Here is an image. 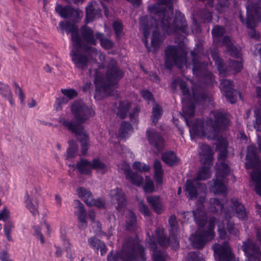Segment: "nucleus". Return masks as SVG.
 <instances>
[{"label": "nucleus", "mask_w": 261, "mask_h": 261, "mask_svg": "<svg viewBox=\"0 0 261 261\" xmlns=\"http://www.w3.org/2000/svg\"><path fill=\"white\" fill-rule=\"evenodd\" d=\"M77 193L79 196L82 197L87 205L89 206H95L99 208L105 207V203L103 201L100 199H93L90 191L85 188H79L77 190Z\"/></svg>", "instance_id": "nucleus-16"}, {"label": "nucleus", "mask_w": 261, "mask_h": 261, "mask_svg": "<svg viewBox=\"0 0 261 261\" xmlns=\"http://www.w3.org/2000/svg\"><path fill=\"white\" fill-rule=\"evenodd\" d=\"M96 38L99 40L101 45L107 49L112 48L113 46L114 43L110 40L104 38L103 35L100 33H97L96 34Z\"/></svg>", "instance_id": "nucleus-41"}, {"label": "nucleus", "mask_w": 261, "mask_h": 261, "mask_svg": "<svg viewBox=\"0 0 261 261\" xmlns=\"http://www.w3.org/2000/svg\"><path fill=\"white\" fill-rule=\"evenodd\" d=\"M192 57V70L194 74L205 78V82L211 83L213 80L212 73L206 70L207 65L200 61L199 55L194 51L191 52Z\"/></svg>", "instance_id": "nucleus-11"}, {"label": "nucleus", "mask_w": 261, "mask_h": 261, "mask_svg": "<svg viewBox=\"0 0 261 261\" xmlns=\"http://www.w3.org/2000/svg\"><path fill=\"white\" fill-rule=\"evenodd\" d=\"M133 168L134 170L140 172H146L150 170L149 166L140 162H135L133 165Z\"/></svg>", "instance_id": "nucleus-47"}, {"label": "nucleus", "mask_w": 261, "mask_h": 261, "mask_svg": "<svg viewBox=\"0 0 261 261\" xmlns=\"http://www.w3.org/2000/svg\"><path fill=\"white\" fill-rule=\"evenodd\" d=\"M200 156L203 167L199 170L196 179L187 180L186 192L187 197L190 199L198 198L199 200L202 202L204 199L206 188L205 185H200L198 180H205L210 177L211 174L210 167L213 160V154L210 148H202Z\"/></svg>", "instance_id": "nucleus-2"}, {"label": "nucleus", "mask_w": 261, "mask_h": 261, "mask_svg": "<svg viewBox=\"0 0 261 261\" xmlns=\"http://www.w3.org/2000/svg\"><path fill=\"white\" fill-rule=\"evenodd\" d=\"M165 66L171 69L173 63L178 68H181L187 62V54L178 47L169 46L165 50Z\"/></svg>", "instance_id": "nucleus-9"}, {"label": "nucleus", "mask_w": 261, "mask_h": 261, "mask_svg": "<svg viewBox=\"0 0 261 261\" xmlns=\"http://www.w3.org/2000/svg\"><path fill=\"white\" fill-rule=\"evenodd\" d=\"M26 207L34 215L38 213V202L36 199L31 198L28 195L25 196Z\"/></svg>", "instance_id": "nucleus-33"}, {"label": "nucleus", "mask_w": 261, "mask_h": 261, "mask_svg": "<svg viewBox=\"0 0 261 261\" xmlns=\"http://www.w3.org/2000/svg\"><path fill=\"white\" fill-rule=\"evenodd\" d=\"M63 30H65L67 33H71L72 40L73 42L74 46H78L81 44L82 40L77 34V28L74 24L69 22L64 23L62 22L60 24Z\"/></svg>", "instance_id": "nucleus-22"}, {"label": "nucleus", "mask_w": 261, "mask_h": 261, "mask_svg": "<svg viewBox=\"0 0 261 261\" xmlns=\"http://www.w3.org/2000/svg\"><path fill=\"white\" fill-rule=\"evenodd\" d=\"M213 37L215 39H219L222 37L225 33V29L219 25H216L212 30Z\"/></svg>", "instance_id": "nucleus-46"}, {"label": "nucleus", "mask_w": 261, "mask_h": 261, "mask_svg": "<svg viewBox=\"0 0 261 261\" xmlns=\"http://www.w3.org/2000/svg\"><path fill=\"white\" fill-rule=\"evenodd\" d=\"M81 38L88 44L94 45L96 44V40L94 37V32L91 28L84 25L81 28Z\"/></svg>", "instance_id": "nucleus-23"}, {"label": "nucleus", "mask_w": 261, "mask_h": 261, "mask_svg": "<svg viewBox=\"0 0 261 261\" xmlns=\"http://www.w3.org/2000/svg\"><path fill=\"white\" fill-rule=\"evenodd\" d=\"M180 88L182 91V92L184 95H189V89L187 87L186 84L185 82L181 81L180 82Z\"/></svg>", "instance_id": "nucleus-63"}, {"label": "nucleus", "mask_w": 261, "mask_h": 261, "mask_svg": "<svg viewBox=\"0 0 261 261\" xmlns=\"http://www.w3.org/2000/svg\"><path fill=\"white\" fill-rule=\"evenodd\" d=\"M222 43L227 49L233 45L230 38L228 36H225L223 38Z\"/></svg>", "instance_id": "nucleus-60"}, {"label": "nucleus", "mask_w": 261, "mask_h": 261, "mask_svg": "<svg viewBox=\"0 0 261 261\" xmlns=\"http://www.w3.org/2000/svg\"><path fill=\"white\" fill-rule=\"evenodd\" d=\"M128 216L129 218H128V220H127V222L128 220L129 221V222L128 224V226H127V227L128 228L129 227V226H132V225H134V224L136 222V218L135 217L134 213L131 211H129L128 212Z\"/></svg>", "instance_id": "nucleus-62"}, {"label": "nucleus", "mask_w": 261, "mask_h": 261, "mask_svg": "<svg viewBox=\"0 0 261 261\" xmlns=\"http://www.w3.org/2000/svg\"><path fill=\"white\" fill-rule=\"evenodd\" d=\"M123 74V71L118 67L117 62L111 60L108 65L106 78L102 79L99 76L95 77L96 86L106 90L110 86L116 84Z\"/></svg>", "instance_id": "nucleus-8"}, {"label": "nucleus", "mask_w": 261, "mask_h": 261, "mask_svg": "<svg viewBox=\"0 0 261 261\" xmlns=\"http://www.w3.org/2000/svg\"><path fill=\"white\" fill-rule=\"evenodd\" d=\"M216 261H238L233 256L227 243L222 246L216 244L213 247Z\"/></svg>", "instance_id": "nucleus-15"}, {"label": "nucleus", "mask_w": 261, "mask_h": 261, "mask_svg": "<svg viewBox=\"0 0 261 261\" xmlns=\"http://www.w3.org/2000/svg\"><path fill=\"white\" fill-rule=\"evenodd\" d=\"M140 24H141L142 28L144 30V36L145 37V38H146L147 36L149 34L148 30H153V29H152L151 27H150L148 25L147 19L145 17H143V18H141Z\"/></svg>", "instance_id": "nucleus-51"}, {"label": "nucleus", "mask_w": 261, "mask_h": 261, "mask_svg": "<svg viewBox=\"0 0 261 261\" xmlns=\"http://www.w3.org/2000/svg\"><path fill=\"white\" fill-rule=\"evenodd\" d=\"M10 217V212L6 207H4L0 212V220L6 221Z\"/></svg>", "instance_id": "nucleus-55"}, {"label": "nucleus", "mask_w": 261, "mask_h": 261, "mask_svg": "<svg viewBox=\"0 0 261 261\" xmlns=\"http://www.w3.org/2000/svg\"><path fill=\"white\" fill-rule=\"evenodd\" d=\"M86 14L87 17L90 19H93L95 14H96V10L94 8V6L92 4L89 5L86 10Z\"/></svg>", "instance_id": "nucleus-54"}, {"label": "nucleus", "mask_w": 261, "mask_h": 261, "mask_svg": "<svg viewBox=\"0 0 261 261\" xmlns=\"http://www.w3.org/2000/svg\"><path fill=\"white\" fill-rule=\"evenodd\" d=\"M153 178L156 186H160L164 182L163 170L161 163L159 161H155L154 163Z\"/></svg>", "instance_id": "nucleus-27"}, {"label": "nucleus", "mask_w": 261, "mask_h": 261, "mask_svg": "<svg viewBox=\"0 0 261 261\" xmlns=\"http://www.w3.org/2000/svg\"><path fill=\"white\" fill-rule=\"evenodd\" d=\"M143 188L144 191L147 193H151L155 191L153 182L148 176L145 177V181L143 185Z\"/></svg>", "instance_id": "nucleus-45"}, {"label": "nucleus", "mask_w": 261, "mask_h": 261, "mask_svg": "<svg viewBox=\"0 0 261 261\" xmlns=\"http://www.w3.org/2000/svg\"><path fill=\"white\" fill-rule=\"evenodd\" d=\"M247 15L246 19L247 26L251 29L249 32V35L251 38L258 39L259 38V34L253 29L256 24L260 20L261 16L258 10L252 6L247 7Z\"/></svg>", "instance_id": "nucleus-13"}, {"label": "nucleus", "mask_w": 261, "mask_h": 261, "mask_svg": "<svg viewBox=\"0 0 261 261\" xmlns=\"http://www.w3.org/2000/svg\"><path fill=\"white\" fill-rule=\"evenodd\" d=\"M71 111L77 124H80L94 114L90 108L82 102H75L72 106Z\"/></svg>", "instance_id": "nucleus-12"}, {"label": "nucleus", "mask_w": 261, "mask_h": 261, "mask_svg": "<svg viewBox=\"0 0 261 261\" xmlns=\"http://www.w3.org/2000/svg\"><path fill=\"white\" fill-rule=\"evenodd\" d=\"M256 148H243L241 151V158L245 156V165L247 169H253L251 173L252 184L256 193L261 196V169L259 168L260 161L256 154Z\"/></svg>", "instance_id": "nucleus-5"}, {"label": "nucleus", "mask_w": 261, "mask_h": 261, "mask_svg": "<svg viewBox=\"0 0 261 261\" xmlns=\"http://www.w3.org/2000/svg\"><path fill=\"white\" fill-rule=\"evenodd\" d=\"M185 261H204L201 254L196 253H189L187 256Z\"/></svg>", "instance_id": "nucleus-50"}, {"label": "nucleus", "mask_w": 261, "mask_h": 261, "mask_svg": "<svg viewBox=\"0 0 261 261\" xmlns=\"http://www.w3.org/2000/svg\"><path fill=\"white\" fill-rule=\"evenodd\" d=\"M243 249L247 257L246 261H259V248L256 247L252 241L244 242Z\"/></svg>", "instance_id": "nucleus-18"}, {"label": "nucleus", "mask_w": 261, "mask_h": 261, "mask_svg": "<svg viewBox=\"0 0 261 261\" xmlns=\"http://www.w3.org/2000/svg\"><path fill=\"white\" fill-rule=\"evenodd\" d=\"M256 121L254 124V127L257 131L261 132V103L260 108L255 111Z\"/></svg>", "instance_id": "nucleus-49"}, {"label": "nucleus", "mask_w": 261, "mask_h": 261, "mask_svg": "<svg viewBox=\"0 0 261 261\" xmlns=\"http://www.w3.org/2000/svg\"><path fill=\"white\" fill-rule=\"evenodd\" d=\"M62 123L69 130L74 133L77 136L78 139L81 142L82 146L87 147L90 145L88 135L86 134L82 125L74 124L73 122H69L66 120H63Z\"/></svg>", "instance_id": "nucleus-14"}, {"label": "nucleus", "mask_w": 261, "mask_h": 261, "mask_svg": "<svg viewBox=\"0 0 261 261\" xmlns=\"http://www.w3.org/2000/svg\"><path fill=\"white\" fill-rule=\"evenodd\" d=\"M79 171L85 174H89L91 172L92 169L91 166V162L86 160H82L77 165Z\"/></svg>", "instance_id": "nucleus-36"}, {"label": "nucleus", "mask_w": 261, "mask_h": 261, "mask_svg": "<svg viewBox=\"0 0 261 261\" xmlns=\"http://www.w3.org/2000/svg\"><path fill=\"white\" fill-rule=\"evenodd\" d=\"M113 28L115 31L117 36H118L119 33L122 31V24L119 22H115L113 23Z\"/></svg>", "instance_id": "nucleus-61"}, {"label": "nucleus", "mask_w": 261, "mask_h": 261, "mask_svg": "<svg viewBox=\"0 0 261 261\" xmlns=\"http://www.w3.org/2000/svg\"><path fill=\"white\" fill-rule=\"evenodd\" d=\"M76 148H68L67 151V158H70L74 157L76 154Z\"/></svg>", "instance_id": "nucleus-64"}, {"label": "nucleus", "mask_w": 261, "mask_h": 261, "mask_svg": "<svg viewBox=\"0 0 261 261\" xmlns=\"http://www.w3.org/2000/svg\"><path fill=\"white\" fill-rule=\"evenodd\" d=\"M62 92L70 99L77 96V92L74 90H63Z\"/></svg>", "instance_id": "nucleus-56"}, {"label": "nucleus", "mask_w": 261, "mask_h": 261, "mask_svg": "<svg viewBox=\"0 0 261 261\" xmlns=\"http://www.w3.org/2000/svg\"><path fill=\"white\" fill-rule=\"evenodd\" d=\"M75 208L76 209L75 214L78 217L80 227L84 228L87 226L86 213L83 204L78 200L74 201Z\"/></svg>", "instance_id": "nucleus-24"}, {"label": "nucleus", "mask_w": 261, "mask_h": 261, "mask_svg": "<svg viewBox=\"0 0 261 261\" xmlns=\"http://www.w3.org/2000/svg\"><path fill=\"white\" fill-rule=\"evenodd\" d=\"M229 70L237 73L241 71L242 68V64L241 62L235 60L229 62Z\"/></svg>", "instance_id": "nucleus-48"}, {"label": "nucleus", "mask_w": 261, "mask_h": 261, "mask_svg": "<svg viewBox=\"0 0 261 261\" xmlns=\"http://www.w3.org/2000/svg\"><path fill=\"white\" fill-rule=\"evenodd\" d=\"M222 148L219 155V163L217 165L216 179L210 182V189L215 194L225 193L226 191L225 177L229 172L228 166L223 161V158L227 155L226 148Z\"/></svg>", "instance_id": "nucleus-6"}, {"label": "nucleus", "mask_w": 261, "mask_h": 261, "mask_svg": "<svg viewBox=\"0 0 261 261\" xmlns=\"http://www.w3.org/2000/svg\"><path fill=\"white\" fill-rule=\"evenodd\" d=\"M211 210L212 211H216L221 212H223L225 213V219L222 223L218 224V231L220 238L224 239L226 236L225 224H227L226 229L231 234H236L237 231H234L236 227L233 228V224L229 220L227 219V216H229V213L231 211H235L237 217L240 219H244L246 217V212L244 206L240 203L237 199H232L231 201L232 204L230 208H228L227 211L224 210V205L218 199L216 198L211 199L210 200Z\"/></svg>", "instance_id": "nucleus-3"}, {"label": "nucleus", "mask_w": 261, "mask_h": 261, "mask_svg": "<svg viewBox=\"0 0 261 261\" xmlns=\"http://www.w3.org/2000/svg\"><path fill=\"white\" fill-rule=\"evenodd\" d=\"M210 126L206 128V130H209L211 132H205L204 129L203 123L202 120H197L193 124L192 129H190V132L193 133L199 137L205 136V135L208 136L212 132L210 130Z\"/></svg>", "instance_id": "nucleus-28"}, {"label": "nucleus", "mask_w": 261, "mask_h": 261, "mask_svg": "<svg viewBox=\"0 0 261 261\" xmlns=\"http://www.w3.org/2000/svg\"><path fill=\"white\" fill-rule=\"evenodd\" d=\"M91 162V166L92 169H94L97 172L103 174L107 171L106 166L99 160V159H93Z\"/></svg>", "instance_id": "nucleus-38"}, {"label": "nucleus", "mask_w": 261, "mask_h": 261, "mask_svg": "<svg viewBox=\"0 0 261 261\" xmlns=\"http://www.w3.org/2000/svg\"><path fill=\"white\" fill-rule=\"evenodd\" d=\"M193 215L197 224L200 227L203 228L204 231L202 233L197 231L195 235H191L190 241L194 248H201L207 241H211L214 238L215 221L211 220L208 223L205 222V214L202 206H200L194 211Z\"/></svg>", "instance_id": "nucleus-4"}, {"label": "nucleus", "mask_w": 261, "mask_h": 261, "mask_svg": "<svg viewBox=\"0 0 261 261\" xmlns=\"http://www.w3.org/2000/svg\"><path fill=\"white\" fill-rule=\"evenodd\" d=\"M133 131V127L132 125L128 122L123 121L120 125L119 129V137L121 138H126L129 133Z\"/></svg>", "instance_id": "nucleus-34"}, {"label": "nucleus", "mask_w": 261, "mask_h": 261, "mask_svg": "<svg viewBox=\"0 0 261 261\" xmlns=\"http://www.w3.org/2000/svg\"><path fill=\"white\" fill-rule=\"evenodd\" d=\"M146 199L156 213H160L163 210V205L159 197L157 196H149L146 197Z\"/></svg>", "instance_id": "nucleus-31"}, {"label": "nucleus", "mask_w": 261, "mask_h": 261, "mask_svg": "<svg viewBox=\"0 0 261 261\" xmlns=\"http://www.w3.org/2000/svg\"><path fill=\"white\" fill-rule=\"evenodd\" d=\"M200 16L205 21L210 22L212 19V15L210 11L203 9L201 11Z\"/></svg>", "instance_id": "nucleus-53"}, {"label": "nucleus", "mask_w": 261, "mask_h": 261, "mask_svg": "<svg viewBox=\"0 0 261 261\" xmlns=\"http://www.w3.org/2000/svg\"><path fill=\"white\" fill-rule=\"evenodd\" d=\"M211 54L213 60L215 61L216 64L218 65V68L220 71V73L222 75H224L225 72L224 71V69L222 66V61L220 58L218 53L216 51H212Z\"/></svg>", "instance_id": "nucleus-44"}, {"label": "nucleus", "mask_w": 261, "mask_h": 261, "mask_svg": "<svg viewBox=\"0 0 261 261\" xmlns=\"http://www.w3.org/2000/svg\"><path fill=\"white\" fill-rule=\"evenodd\" d=\"M220 85L221 88L225 92L226 98L231 103L236 102L238 92L233 90L232 83L227 80H222Z\"/></svg>", "instance_id": "nucleus-21"}, {"label": "nucleus", "mask_w": 261, "mask_h": 261, "mask_svg": "<svg viewBox=\"0 0 261 261\" xmlns=\"http://www.w3.org/2000/svg\"><path fill=\"white\" fill-rule=\"evenodd\" d=\"M112 199L113 201H117L118 204L116 208L118 210L121 209L122 206L125 205V200L123 196V194L121 189H116L111 192Z\"/></svg>", "instance_id": "nucleus-29"}, {"label": "nucleus", "mask_w": 261, "mask_h": 261, "mask_svg": "<svg viewBox=\"0 0 261 261\" xmlns=\"http://www.w3.org/2000/svg\"><path fill=\"white\" fill-rule=\"evenodd\" d=\"M98 52L95 47H91L88 44H83L78 46L73 45L72 51V60L77 68L84 69L90 60L96 61V56Z\"/></svg>", "instance_id": "nucleus-7"}, {"label": "nucleus", "mask_w": 261, "mask_h": 261, "mask_svg": "<svg viewBox=\"0 0 261 261\" xmlns=\"http://www.w3.org/2000/svg\"><path fill=\"white\" fill-rule=\"evenodd\" d=\"M148 9L151 14H154L155 21H160L169 34H175L178 31L187 33L188 25L182 15L179 14L176 16L173 23L171 24L173 7L170 0L168 3L163 2L149 6Z\"/></svg>", "instance_id": "nucleus-1"}, {"label": "nucleus", "mask_w": 261, "mask_h": 261, "mask_svg": "<svg viewBox=\"0 0 261 261\" xmlns=\"http://www.w3.org/2000/svg\"><path fill=\"white\" fill-rule=\"evenodd\" d=\"M163 161L167 164L172 166L177 162V159L175 154L172 152H168L162 156Z\"/></svg>", "instance_id": "nucleus-39"}, {"label": "nucleus", "mask_w": 261, "mask_h": 261, "mask_svg": "<svg viewBox=\"0 0 261 261\" xmlns=\"http://www.w3.org/2000/svg\"><path fill=\"white\" fill-rule=\"evenodd\" d=\"M139 210L140 212L143 213L144 215L148 216L150 214V211L147 206L145 205L143 202L139 203Z\"/></svg>", "instance_id": "nucleus-57"}, {"label": "nucleus", "mask_w": 261, "mask_h": 261, "mask_svg": "<svg viewBox=\"0 0 261 261\" xmlns=\"http://www.w3.org/2000/svg\"><path fill=\"white\" fill-rule=\"evenodd\" d=\"M183 104L182 112L184 114L187 124L188 125H189V122L187 117H191L194 115L195 107L193 103H189L187 101L185 100H183Z\"/></svg>", "instance_id": "nucleus-32"}, {"label": "nucleus", "mask_w": 261, "mask_h": 261, "mask_svg": "<svg viewBox=\"0 0 261 261\" xmlns=\"http://www.w3.org/2000/svg\"><path fill=\"white\" fill-rule=\"evenodd\" d=\"M130 103L127 101H121L118 107L117 115L120 119H123L126 116V114L130 109Z\"/></svg>", "instance_id": "nucleus-35"}, {"label": "nucleus", "mask_w": 261, "mask_h": 261, "mask_svg": "<svg viewBox=\"0 0 261 261\" xmlns=\"http://www.w3.org/2000/svg\"><path fill=\"white\" fill-rule=\"evenodd\" d=\"M227 50L232 57L236 58L239 56V51L233 45H232L230 47L228 48Z\"/></svg>", "instance_id": "nucleus-58"}, {"label": "nucleus", "mask_w": 261, "mask_h": 261, "mask_svg": "<svg viewBox=\"0 0 261 261\" xmlns=\"http://www.w3.org/2000/svg\"><path fill=\"white\" fill-rule=\"evenodd\" d=\"M215 125L213 124V126L209 127L212 132L208 135L207 138L215 141V144L217 147H227L228 142L226 139L222 136H219L217 133L223 125L226 126L228 124V120L222 114L218 113L215 115Z\"/></svg>", "instance_id": "nucleus-10"}, {"label": "nucleus", "mask_w": 261, "mask_h": 261, "mask_svg": "<svg viewBox=\"0 0 261 261\" xmlns=\"http://www.w3.org/2000/svg\"><path fill=\"white\" fill-rule=\"evenodd\" d=\"M155 245L156 244H154V242L150 243V246L153 251V261H165L166 255L164 252L155 250L154 248Z\"/></svg>", "instance_id": "nucleus-40"}, {"label": "nucleus", "mask_w": 261, "mask_h": 261, "mask_svg": "<svg viewBox=\"0 0 261 261\" xmlns=\"http://www.w3.org/2000/svg\"><path fill=\"white\" fill-rule=\"evenodd\" d=\"M90 245L97 249L99 248L101 250V254L102 255L105 254L107 252V249L105 245L99 240L94 238H90L88 241Z\"/></svg>", "instance_id": "nucleus-37"}, {"label": "nucleus", "mask_w": 261, "mask_h": 261, "mask_svg": "<svg viewBox=\"0 0 261 261\" xmlns=\"http://www.w3.org/2000/svg\"><path fill=\"white\" fill-rule=\"evenodd\" d=\"M228 5L229 3L227 0H218L216 9L220 12H222L228 7Z\"/></svg>", "instance_id": "nucleus-52"}, {"label": "nucleus", "mask_w": 261, "mask_h": 261, "mask_svg": "<svg viewBox=\"0 0 261 261\" xmlns=\"http://www.w3.org/2000/svg\"><path fill=\"white\" fill-rule=\"evenodd\" d=\"M117 255L122 258L123 261H132L134 259L144 261L146 259L144 249L139 244L134 246L132 249V252L126 254L125 256H124V250L122 252L118 253Z\"/></svg>", "instance_id": "nucleus-17"}, {"label": "nucleus", "mask_w": 261, "mask_h": 261, "mask_svg": "<svg viewBox=\"0 0 261 261\" xmlns=\"http://www.w3.org/2000/svg\"><path fill=\"white\" fill-rule=\"evenodd\" d=\"M161 43L159 38V33L156 27V24L154 25V29L153 30L152 36L151 38V44L155 48L159 47Z\"/></svg>", "instance_id": "nucleus-43"}, {"label": "nucleus", "mask_w": 261, "mask_h": 261, "mask_svg": "<svg viewBox=\"0 0 261 261\" xmlns=\"http://www.w3.org/2000/svg\"><path fill=\"white\" fill-rule=\"evenodd\" d=\"M56 11L64 18H79L81 17L82 12L78 9H74L69 6L63 7L58 5L56 7Z\"/></svg>", "instance_id": "nucleus-20"}, {"label": "nucleus", "mask_w": 261, "mask_h": 261, "mask_svg": "<svg viewBox=\"0 0 261 261\" xmlns=\"http://www.w3.org/2000/svg\"><path fill=\"white\" fill-rule=\"evenodd\" d=\"M147 136L151 145L162 147L165 145L164 139L156 133L155 130H147Z\"/></svg>", "instance_id": "nucleus-26"}, {"label": "nucleus", "mask_w": 261, "mask_h": 261, "mask_svg": "<svg viewBox=\"0 0 261 261\" xmlns=\"http://www.w3.org/2000/svg\"><path fill=\"white\" fill-rule=\"evenodd\" d=\"M153 238L158 241L161 246L166 245V244L169 243L174 249H177L179 247L178 242L176 241L172 242L171 238H170V242H169V240L163 236V230L162 229H159L156 231L155 236L153 237Z\"/></svg>", "instance_id": "nucleus-25"}, {"label": "nucleus", "mask_w": 261, "mask_h": 261, "mask_svg": "<svg viewBox=\"0 0 261 261\" xmlns=\"http://www.w3.org/2000/svg\"><path fill=\"white\" fill-rule=\"evenodd\" d=\"M152 122L156 124L158 119L163 113L162 108L157 103L153 105L152 108Z\"/></svg>", "instance_id": "nucleus-42"}, {"label": "nucleus", "mask_w": 261, "mask_h": 261, "mask_svg": "<svg viewBox=\"0 0 261 261\" xmlns=\"http://www.w3.org/2000/svg\"><path fill=\"white\" fill-rule=\"evenodd\" d=\"M141 95L144 99L147 100L154 101V98L152 94L148 91H142L141 92Z\"/></svg>", "instance_id": "nucleus-59"}, {"label": "nucleus", "mask_w": 261, "mask_h": 261, "mask_svg": "<svg viewBox=\"0 0 261 261\" xmlns=\"http://www.w3.org/2000/svg\"><path fill=\"white\" fill-rule=\"evenodd\" d=\"M41 229L45 230L46 233L47 234H49L50 231V225L46 222H44L43 223L41 224L40 227L38 226L34 227V235L36 237L37 239H39L41 243L43 244L44 243V240L43 239V235L41 232Z\"/></svg>", "instance_id": "nucleus-30"}, {"label": "nucleus", "mask_w": 261, "mask_h": 261, "mask_svg": "<svg viewBox=\"0 0 261 261\" xmlns=\"http://www.w3.org/2000/svg\"><path fill=\"white\" fill-rule=\"evenodd\" d=\"M118 169L124 173L126 178L133 184L140 186L142 184L143 178L136 174H133L129 165L125 162H122L118 165Z\"/></svg>", "instance_id": "nucleus-19"}]
</instances>
